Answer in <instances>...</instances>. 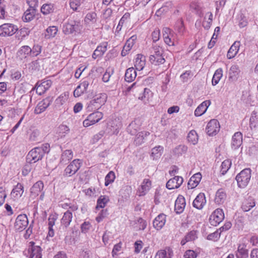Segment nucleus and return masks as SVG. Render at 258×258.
Wrapping results in <instances>:
<instances>
[{
	"mask_svg": "<svg viewBox=\"0 0 258 258\" xmlns=\"http://www.w3.org/2000/svg\"><path fill=\"white\" fill-rule=\"evenodd\" d=\"M108 215L107 209L102 210L96 218V220L99 223L101 222L103 219L106 218Z\"/></svg>",
	"mask_w": 258,
	"mask_h": 258,
	"instance_id": "nucleus-62",
	"label": "nucleus"
},
{
	"mask_svg": "<svg viewBox=\"0 0 258 258\" xmlns=\"http://www.w3.org/2000/svg\"><path fill=\"white\" fill-rule=\"evenodd\" d=\"M221 231L218 229L214 233H212L208 235L207 238L209 240L217 241L219 239L221 235Z\"/></svg>",
	"mask_w": 258,
	"mask_h": 258,
	"instance_id": "nucleus-60",
	"label": "nucleus"
},
{
	"mask_svg": "<svg viewBox=\"0 0 258 258\" xmlns=\"http://www.w3.org/2000/svg\"><path fill=\"white\" fill-rule=\"evenodd\" d=\"M220 127L219 121L217 119H213L208 123L206 130L208 135L214 136L219 132Z\"/></svg>",
	"mask_w": 258,
	"mask_h": 258,
	"instance_id": "nucleus-12",
	"label": "nucleus"
},
{
	"mask_svg": "<svg viewBox=\"0 0 258 258\" xmlns=\"http://www.w3.org/2000/svg\"><path fill=\"white\" fill-rule=\"evenodd\" d=\"M73 157V153L72 150H65L62 154L61 157V162L65 163L71 160Z\"/></svg>",
	"mask_w": 258,
	"mask_h": 258,
	"instance_id": "nucleus-54",
	"label": "nucleus"
},
{
	"mask_svg": "<svg viewBox=\"0 0 258 258\" xmlns=\"http://www.w3.org/2000/svg\"><path fill=\"white\" fill-rule=\"evenodd\" d=\"M58 31L57 28L56 26L49 27L45 33V37L47 39H50L54 37Z\"/></svg>",
	"mask_w": 258,
	"mask_h": 258,
	"instance_id": "nucleus-50",
	"label": "nucleus"
},
{
	"mask_svg": "<svg viewBox=\"0 0 258 258\" xmlns=\"http://www.w3.org/2000/svg\"><path fill=\"white\" fill-rule=\"evenodd\" d=\"M163 36L164 42L169 46H174L177 44L176 34L169 28L166 27L163 29Z\"/></svg>",
	"mask_w": 258,
	"mask_h": 258,
	"instance_id": "nucleus-5",
	"label": "nucleus"
},
{
	"mask_svg": "<svg viewBox=\"0 0 258 258\" xmlns=\"http://www.w3.org/2000/svg\"><path fill=\"white\" fill-rule=\"evenodd\" d=\"M17 26L11 23H5L0 26L1 36H11L14 35L18 30Z\"/></svg>",
	"mask_w": 258,
	"mask_h": 258,
	"instance_id": "nucleus-7",
	"label": "nucleus"
},
{
	"mask_svg": "<svg viewBox=\"0 0 258 258\" xmlns=\"http://www.w3.org/2000/svg\"><path fill=\"white\" fill-rule=\"evenodd\" d=\"M185 200L182 196H179L175 202V210L177 213H182L185 207Z\"/></svg>",
	"mask_w": 258,
	"mask_h": 258,
	"instance_id": "nucleus-24",
	"label": "nucleus"
},
{
	"mask_svg": "<svg viewBox=\"0 0 258 258\" xmlns=\"http://www.w3.org/2000/svg\"><path fill=\"white\" fill-rule=\"evenodd\" d=\"M152 186V181L149 178H145L143 180L137 190L139 196H144L149 191Z\"/></svg>",
	"mask_w": 258,
	"mask_h": 258,
	"instance_id": "nucleus-14",
	"label": "nucleus"
},
{
	"mask_svg": "<svg viewBox=\"0 0 258 258\" xmlns=\"http://www.w3.org/2000/svg\"><path fill=\"white\" fill-rule=\"evenodd\" d=\"M115 178V175L113 171H111L106 175L105 177V185L108 186L109 184L112 183Z\"/></svg>",
	"mask_w": 258,
	"mask_h": 258,
	"instance_id": "nucleus-58",
	"label": "nucleus"
},
{
	"mask_svg": "<svg viewBox=\"0 0 258 258\" xmlns=\"http://www.w3.org/2000/svg\"><path fill=\"white\" fill-rule=\"evenodd\" d=\"M80 166L81 161L79 159L74 160L65 169V174L67 176H71L79 170Z\"/></svg>",
	"mask_w": 258,
	"mask_h": 258,
	"instance_id": "nucleus-15",
	"label": "nucleus"
},
{
	"mask_svg": "<svg viewBox=\"0 0 258 258\" xmlns=\"http://www.w3.org/2000/svg\"><path fill=\"white\" fill-rule=\"evenodd\" d=\"M137 228L138 230H144L147 226L146 222L142 218H139L138 220L137 223Z\"/></svg>",
	"mask_w": 258,
	"mask_h": 258,
	"instance_id": "nucleus-63",
	"label": "nucleus"
},
{
	"mask_svg": "<svg viewBox=\"0 0 258 258\" xmlns=\"http://www.w3.org/2000/svg\"><path fill=\"white\" fill-rule=\"evenodd\" d=\"M107 44L106 42L103 43L99 45L95 50L92 55L93 58L95 59L98 56H102L107 50Z\"/></svg>",
	"mask_w": 258,
	"mask_h": 258,
	"instance_id": "nucleus-34",
	"label": "nucleus"
},
{
	"mask_svg": "<svg viewBox=\"0 0 258 258\" xmlns=\"http://www.w3.org/2000/svg\"><path fill=\"white\" fill-rule=\"evenodd\" d=\"M213 14L211 12H207L204 16L203 26L205 29H209L212 23Z\"/></svg>",
	"mask_w": 258,
	"mask_h": 258,
	"instance_id": "nucleus-42",
	"label": "nucleus"
},
{
	"mask_svg": "<svg viewBox=\"0 0 258 258\" xmlns=\"http://www.w3.org/2000/svg\"><path fill=\"white\" fill-rule=\"evenodd\" d=\"M206 200L205 195L199 194L193 202V206L198 209H201L206 204Z\"/></svg>",
	"mask_w": 258,
	"mask_h": 258,
	"instance_id": "nucleus-27",
	"label": "nucleus"
},
{
	"mask_svg": "<svg viewBox=\"0 0 258 258\" xmlns=\"http://www.w3.org/2000/svg\"><path fill=\"white\" fill-rule=\"evenodd\" d=\"M97 21V15L95 12H89L85 16L84 22L87 25L95 23Z\"/></svg>",
	"mask_w": 258,
	"mask_h": 258,
	"instance_id": "nucleus-48",
	"label": "nucleus"
},
{
	"mask_svg": "<svg viewBox=\"0 0 258 258\" xmlns=\"http://www.w3.org/2000/svg\"><path fill=\"white\" fill-rule=\"evenodd\" d=\"M83 3V0H70L69 5L71 9L77 11Z\"/></svg>",
	"mask_w": 258,
	"mask_h": 258,
	"instance_id": "nucleus-55",
	"label": "nucleus"
},
{
	"mask_svg": "<svg viewBox=\"0 0 258 258\" xmlns=\"http://www.w3.org/2000/svg\"><path fill=\"white\" fill-rule=\"evenodd\" d=\"M237 258H247L248 251L246 248V245L244 243L239 244L236 253Z\"/></svg>",
	"mask_w": 258,
	"mask_h": 258,
	"instance_id": "nucleus-32",
	"label": "nucleus"
},
{
	"mask_svg": "<svg viewBox=\"0 0 258 258\" xmlns=\"http://www.w3.org/2000/svg\"><path fill=\"white\" fill-rule=\"evenodd\" d=\"M231 165V161L229 160H224L221 165V172L222 174H225L229 169Z\"/></svg>",
	"mask_w": 258,
	"mask_h": 258,
	"instance_id": "nucleus-56",
	"label": "nucleus"
},
{
	"mask_svg": "<svg viewBox=\"0 0 258 258\" xmlns=\"http://www.w3.org/2000/svg\"><path fill=\"white\" fill-rule=\"evenodd\" d=\"M211 103V101L209 100H205L195 110V115L198 117L203 115L206 112Z\"/></svg>",
	"mask_w": 258,
	"mask_h": 258,
	"instance_id": "nucleus-20",
	"label": "nucleus"
},
{
	"mask_svg": "<svg viewBox=\"0 0 258 258\" xmlns=\"http://www.w3.org/2000/svg\"><path fill=\"white\" fill-rule=\"evenodd\" d=\"M163 152V147L162 146H156L151 150V157L153 160H157L161 156Z\"/></svg>",
	"mask_w": 258,
	"mask_h": 258,
	"instance_id": "nucleus-38",
	"label": "nucleus"
},
{
	"mask_svg": "<svg viewBox=\"0 0 258 258\" xmlns=\"http://www.w3.org/2000/svg\"><path fill=\"white\" fill-rule=\"evenodd\" d=\"M107 95L105 94H100L93 100L87 103L86 110L91 112L99 109L101 106L104 104L107 100Z\"/></svg>",
	"mask_w": 258,
	"mask_h": 258,
	"instance_id": "nucleus-1",
	"label": "nucleus"
},
{
	"mask_svg": "<svg viewBox=\"0 0 258 258\" xmlns=\"http://www.w3.org/2000/svg\"><path fill=\"white\" fill-rule=\"evenodd\" d=\"M166 222V215L163 214H159L153 221V227L157 230H160L165 225Z\"/></svg>",
	"mask_w": 258,
	"mask_h": 258,
	"instance_id": "nucleus-18",
	"label": "nucleus"
},
{
	"mask_svg": "<svg viewBox=\"0 0 258 258\" xmlns=\"http://www.w3.org/2000/svg\"><path fill=\"white\" fill-rule=\"evenodd\" d=\"M32 49L28 46H23L19 50L18 56L20 59H23L28 57L31 53Z\"/></svg>",
	"mask_w": 258,
	"mask_h": 258,
	"instance_id": "nucleus-33",
	"label": "nucleus"
},
{
	"mask_svg": "<svg viewBox=\"0 0 258 258\" xmlns=\"http://www.w3.org/2000/svg\"><path fill=\"white\" fill-rule=\"evenodd\" d=\"M79 26L75 23L74 24L67 23L63 27V32L66 34L73 33L78 30Z\"/></svg>",
	"mask_w": 258,
	"mask_h": 258,
	"instance_id": "nucleus-37",
	"label": "nucleus"
},
{
	"mask_svg": "<svg viewBox=\"0 0 258 258\" xmlns=\"http://www.w3.org/2000/svg\"><path fill=\"white\" fill-rule=\"evenodd\" d=\"M183 181L182 177L176 176L168 181L166 183V187L169 189L177 188L182 184Z\"/></svg>",
	"mask_w": 258,
	"mask_h": 258,
	"instance_id": "nucleus-16",
	"label": "nucleus"
},
{
	"mask_svg": "<svg viewBox=\"0 0 258 258\" xmlns=\"http://www.w3.org/2000/svg\"><path fill=\"white\" fill-rule=\"evenodd\" d=\"M240 77L239 67L237 64L232 65L229 70V80L232 82H236Z\"/></svg>",
	"mask_w": 258,
	"mask_h": 258,
	"instance_id": "nucleus-17",
	"label": "nucleus"
},
{
	"mask_svg": "<svg viewBox=\"0 0 258 258\" xmlns=\"http://www.w3.org/2000/svg\"><path fill=\"white\" fill-rule=\"evenodd\" d=\"M53 6L51 4H45L42 5L41 8V12L44 15H47L52 12Z\"/></svg>",
	"mask_w": 258,
	"mask_h": 258,
	"instance_id": "nucleus-57",
	"label": "nucleus"
},
{
	"mask_svg": "<svg viewBox=\"0 0 258 258\" xmlns=\"http://www.w3.org/2000/svg\"><path fill=\"white\" fill-rule=\"evenodd\" d=\"M249 125L251 129L258 127V111L254 110L251 113L249 119Z\"/></svg>",
	"mask_w": 258,
	"mask_h": 258,
	"instance_id": "nucleus-39",
	"label": "nucleus"
},
{
	"mask_svg": "<svg viewBox=\"0 0 258 258\" xmlns=\"http://www.w3.org/2000/svg\"><path fill=\"white\" fill-rule=\"evenodd\" d=\"M224 218V214L221 209H217L213 212L209 217V223L212 226H216L219 224Z\"/></svg>",
	"mask_w": 258,
	"mask_h": 258,
	"instance_id": "nucleus-6",
	"label": "nucleus"
},
{
	"mask_svg": "<svg viewBox=\"0 0 258 258\" xmlns=\"http://www.w3.org/2000/svg\"><path fill=\"white\" fill-rule=\"evenodd\" d=\"M120 126V122L116 119L111 120L108 123V126H110V130L112 131L113 134L115 135H117L119 133Z\"/></svg>",
	"mask_w": 258,
	"mask_h": 258,
	"instance_id": "nucleus-49",
	"label": "nucleus"
},
{
	"mask_svg": "<svg viewBox=\"0 0 258 258\" xmlns=\"http://www.w3.org/2000/svg\"><path fill=\"white\" fill-rule=\"evenodd\" d=\"M103 116L101 112L96 111L89 114L83 122L85 127H88L99 122Z\"/></svg>",
	"mask_w": 258,
	"mask_h": 258,
	"instance_id": "nucleus-8",
	"label": "nucleus"
},
{
	"mask_svg": "<svg viewBox=\"0 0 258 258\" xmlns=\"http://www.w3.org/2000/svg\"><path fill=\"white\" fill-rule=\"evenodd\" d=\"M36 11L34 9H28L24 13L23 20L25 22L32 21L35 15Z\"/></svg>",
	"mask_w": 258,
	"mask_h": 258,
	"instance_id": "nucleus-40",
	"label": "nucleus"
},
{
	"mask_svg": "<svg viewBox=\"0 0 258 258\" xmlns=\"http://www.w3.org/2000/svg\"><path fill=\"white\" fill-rule=\"evenodd\" d=\"M137 77V73L134 68H130L126 70L125 74V80L128 82L133 81Z\"/></svg>",
	"mask_w": 258,
	"mask_h": 258,
	"instance_id": "nucleus-41",
	"label": "nucleus"
},
{
	"mask_svg": "<svg viewBox=\"0 0 258 258\" xmlns=\"http://www.w3.org/2000/svg\"><path fill=\"white\" fill-rule=\"evenodd\" d=\"M52 82L50 80H47L42 81L40 84H37L36 91V93L41 95L45 92L51 86Z\"/></svg>",
	"mask_w": 258,
	"mask_h": 258,
	"instance_id": "nucleus-21",
	"label": "nucleus"
},
{
	"mask_svg": "<svg viewBox=\"0 0 258 258\" xmlns=\"http://www.w3.org/2000/svg\"><path fill=\"white\" fill-rule=\"evenodd\" d=\"M69 94L67 93H64L59 95L55 100L56 106L60 107L68 101Z\"/></svg>",
	"mask_w": 258,
	"mask_h": 258,
	"instance_id": "nucleus-47",
	"label": "nucleus"
},
{
	"mask_svg": "<svg viewBox=\"0 0 258 258\" xmlns=\"http://www.w3.org/2000/svg\"><path fill=\"white\" fill-rule=\"evenodd\" d=\"M141 122L140 119H136L128 125L126 130L128 134L134 136L140 130Z\"/></svg>",
	"mask_w": 258,
	"mask_h": 258,
	"instance_id": "nucleus-19",
	"label": "nucleus"
},
{
	"mask_svg": "<svg viewBox=\"0 0 258 258\" xmlns=\"http://www.w3.org/2000/svg\"><path fill=\"white\" fill-rule=\"evenodd\" d=\"M173 252L169 248L161 249L157 251L155 258H172Z\"/></svg>",
	"mask_w": 258,
	"mask_h": 258,
	"instance_id": "nucleus-35",
	"label": "nucleus"
},
{
	"mask_svg": "<svg viewBox=\"0 0 258 258\" xmlns=\"http://www.w3.org/2000/svg\"><path fill=\"white\" fill-rule=\"evenodd\" d=\"M43 188V182L41 181L36 182L30 188V198L32 199H34L41 194L40 198L42 200L44 197V192H41Z\"/></svg>",
	"mask_w": 258,
	"mask_h": 258,
	"instance_id": "nucleus-10",
	"label": "nucleus"
},
{
	"mask_svg": "<svg viewBox=\"0 0 258 258\" xmlns=\"http://www.w3.org/2000/svg\"><path fill=\"white\" fill-rule=\"evenodd\" d=\"M70 132L69 127L65 124H61L58 126L56 131V135L58 139L66 137Z\"/></svg>",
	"mask_w": 258,
	"mask_h": 258,
	"instance_id": "nucleus-30",
	"label": "nucleus"
},
{
	"mask_svg": "<svg viewBox=\"0 0 258 258\" xmlns=\"http://www.w3.org/2000/svg\"><path fill=\"white\" fill-rule=\"evenodd\" d=\"M137 38V36L133 35L126 41L121 52V54L123 56L126 55L128 52L132 48L136 42Z\"/></svg>",
	"mask_w": 258,
	"mask_h": 258,
	"instance_id": "nucleus-22",
	"label": "nucleus"
},
{
	"mask_svg": "<svg viewBox=\"0 0 258 258\" xmlns=\"http://www.w3.org/2000/svg\"><path fill=\"white\" fill-rule=\"evenodd\" d=\"M151 53L149 61L152 64L158 66L164 63L165 59L162 56L163 50L161 47L158 46H154Z\"/></svg>",
	"mask_w": 258,
	"mask_h": 258,
	"instance_id": "nucleus-2",
	"label": "nucleus"
},
{
	"mask_svg": "<svg viewBox=\"0 0 258 258\" xmlns=\"http://www.w3.org/2000/svg\"><path fill=\"white\" fill-rule=\"evenodd\" d=\"M89 86V82L84 81L81 83L74 91V95L76 97H78L85 92Z\"/></svg>",
	"mask_w": 258,
	"mask_h": 258,
	"instance_id": "nucleus-31",
	"label": "nucleus"
},
{
	"mask_svg": "<svg viewBox=\"0 0 258 258\" xmlns=\"http://www.w3.org/2000/svg\"><path fill=\"white\" fill-rule=\"evenodd\" d=\"M49 105L50 101L48 99L42 100L36 105L34 110V113L37 114L41 113L46 110Z\"/></svg>",
	"mask_w": 258,
	"mask_h": 258,
	"instance_id": "nucleus-26",
	"label": "nucleus"
},
{
	"mask_svg": "<svg viewBox=\"0 0 258 258\" xmlns=\"http://www.w3.org/2000/svg\"><path fill=\"white\" fill-rule=\"evenodd\" d=\"M223 77V70L221 68H219L214 73L213 75L212 84L213 86H216L218 84Z\"/></svg>",
	"mask_w": 258,
	"mask_h": 258,
	"instance_id": "nucleus-45",
	"label": "nucleus"
},
{
	"mask_svg": "<svg viewBox=\"0 0 258 258\" xmlns=\"http://www.w3.org/2000/svg\"><path fill=\"white\" fill-rule=\"evenodd\" d=\"M150 133L147 131L140 132L135 140V143L136 145H140L144 143V140L146 137L149 135Z\"/></svg>",
	"mask_w": 258,
	"mask_h": 258,
	"instance_id": "nucleus-51",
	"label": "nucleus"
},
{
	"mask_svg": "<svg viewBox=\"0 0 258 258\" xmlns=\"http://www.w3.org/2000/svg\"><path fill=\"white\" fill-rule=\"evenodd\" d=\"M202 179V174L200 173H197L193 175L189 179L187 183V190L186 191V195L190 197L191 194V189L196 187Z\"/></svg>",
	"mask_w": 258,
	"mask_h": 258,
	"instance_id": "nucleus-11",
	"label": "nucleus"
},
{
	"mask_svg": "<svg viewBox=\"0 0 258 258\" xmlns=\"http://www.w3.org/2000/svg\"><path fill=\"white\" fill-rule=\"evenodd\" d=\"M109 201V198L107 196H100L97 201L96 209L104 208Z\"/></svg>",
	"mask_w": 258,
	"mask_h": 258,
	"instance_id": "nucleus-44",
	"label": "nucleus"
},
{
	"mask_svg": "<svg viewBox=\"0 0 258 258\" xmlns=\"http://www.w3.org/2000/svg\"><path fill=\"white\" fill-rule=\"evenodd\" d=\"M255 206V203L251 199L245 200L242 205L241 208L245 212L249 211Z\"/></svg>",
	"mask_w": 258,
	"mask_h": 258,
	"instance_id": "nucleus-53",
	"label": "nucleus"
},
{
	"mask_svg": "<svg viewBox=\"0 0 258 258\" xmlns=\"http://www.w3.org/2000/svg\"><path fill=\"white\" fill-rule=\"evenodd\" d=\"M43 155L37 147L32 149L27 156V162L34 163L41 160Z\"/></svg>",
	"mask_w": 258,
	"mask_h": 258,
	"instance_id": "nucleus-13",
	"label": "nucleus"
},
{
	"mask_svg": "<svg viewBox=\"0 0 258 258\" xmlns=\"http://www.w3.org/2000/svg\"><path fill=\"white\" fill-rule=\"evenodd\" d=\"M146 64V58L141 54H138L137 55L135 58L134 65L137 70L142 71L145 67Z\"/></svg>",
	"mask_w": 258,
	"mask_h": 258,
	"instance_id": "nucleus-29",
	"label": "nucleus"
},
{
	"mask_svg": "<svg viewBox=\"0 0 258 258\" xmlns=\"http://www.w3.org/2000/svg\"><path fill=\"white\" fill-rule=\"evenodd\" d=\"M130 17V14L128 13H125L120 20L119 23L117 26V29H118L119 30H121L123 25L125 22H127L128 21Z\"/></svg>",
	"mask_w": 258,
	"mask_h": 258,
	"instance_id": "nucleus-59",
	"label": "nucleus"
},
{
	"mask_svg": "<svg viewBox=\"0 0 258 258\" xmlns=\"http://www.w3.org/2000/svg\"><path fill=\"white\" fill-rule=\"evenodd\" d=\"M226 199V194L223 189H219L216 194L215 201L218 204H221Z\"/></svg>",
	"mask_w": 258,
	"mask_h": 258,
	"instance_id": "nucleus-36",
	"label": "nucleus"
},
{
	"mask_svg": "<svg viewBox=\"0 0 258 258\" xmlns=\"http://www.w3.org/2000/svg\"><path fill=\"white\" fill-rule=\"evenodd\" d=\"M198 256V253L192 250H187L184 254V258H196Z\"/></svg>",
	"mask_w": 258,
	"mask_h": 258,
	"instance_id": "nucleus-64",
	"label": "nucleus"
},
{
	"mask_svg": "<svg viewBox=\"0 0 258 258\" xmlns=\"http://www.w3.org/2000/svg\"><path fill=\"white\" fill-rule=\"evenodd\" d=\"M23 192V186L20 183H18L13 189L11 193V196L12 198H13L14 200H17L21 197Z\"/></svg>",
	"mask_w": 258,
	"mask_h": 258,
	"instance_id": "nucleus-25",
	"label": "nucleus"
},
{
	"mask_svg": "<svg viewBox=\"0 0 258 258\" xmlns=\"http://www.w3.org/2000/svg\"><path fill=\"white\" fill-rule=\"evenodd\" d=\"M198 237L197 231L192 230L188 232L181 241V244L184 245L187 242L195 240Z\"/></svg>",
	"mask_w": 258,
	"mask_h": 258,
	"instance_id": "nucleus-43",
	"label": "nucleus"
},
{
	"mask_svg": "<svg viewBox=\"0 0 258 258\" xmlns=\"http://www.w3.org/2000/svg\"><path fill=\"white\" fill-rule=\"evenodd\" d=\"M175 28L178 32L181 34H183L185 32V27L182 20H179L176 23Z\"/></svg>",
	"mask_w": 258,
	"mask_h": 258,
	"instance_id": "nucleus-61",
	"label": "nucleus"
},
{
	"mask_svg": "<svg viewBox=\"0 0 258 258\" xmlns=\"http://www.w3.org/2000/svg\"><path fill=\"white\" fill-rule=\"evenodd\" d=\"M73 215L72 213L68 211L65 212L61 220V224L65 227H68L72 220Z\"/></svg>",
	"mask_w": 258,
	"mask_h": 258,
	"instance_id": "nucleus-46",
	"label": "nucleus"
},
{
	"mask_svg": "<svg viewBox=\"0 0 258 258\" xmlns=\"http://www.w3.org/2000/svg\"><path fill=\"white\" fill-rule=\"evenodd\" d=\"M23 253L28 258H42L41 247L35 245L32 241L28 244Z\"/></svg>",
	"mask_w": 258,
	"mask_h": 258,
	"instance_id": "nucleus-3",
	"label": "nucleus"
},
{
	"mask_svg": "<svg viewBox=\"0 0 258 258\" xmlns=\"http://www.w3.org/2000/svg\"><path fill=\"white\" fill-rule=\"evenodd\" d=\"M28 225L27 216L25 214H20L17 216L14 224L16 230L21 231L25 229Z\"/></svg>",
	"mask_w": 258,
	"mask_h": 258,
	"instance_id": "nucleus-9",
	"label": "nucleus"
},
{
	"mask_svg": "<svg viewBox=\"0 0 258 258\" xmlns=\"http://www.w3.org/2000/svg\"><path fill=\"white\" fill-rule=\"evenodd\" d=\"M187 140L188 142L194 145H195L198 143L199 138L198 134L195 131L192 130L189 132L187 136Z\"/></svg>",
	"mask_w": 258,
	"mask_h": 258,
	"instance_id": "nucleus-52",
	"label": "nucleus"
},
{
	"mask_svg": "<svg viewBox=\"0 0 258 258\" xmlns=\"http://www.w3.org/2000/svg\"><path fill=\"white\" fill-rule=\"evenodd\" d=\"M240 46V41H236L231 46L227 54V57L231 59L235 57L237 54Z\"/></svg>",
	"mask_w": 258,
	"mask_h": 258,
	"instance_id": "nucleus-23",
	"label": "nucleus"
},
{
	"mask_svg": "<svg viewBox=\"0 0 258 258\" xmlns=\"http://www.w3.org/2000/svg\"><path fill=\"white\" fill-rule=\"evenodd\" d=\"M242 143V134L240 132H236L232 138V148L236 149L239 148Z\"/></svg>",
	"mask_w": 258,
	"mask_h": 258,
	"instance_id": "nucleus-28",
	"label": "nucleus"
},
{
	"mask_svg": "<svg viewBox=\"0 0 258 258\" xmlns=\"http://www.w3.org/2000/svg\"><path fill=\"white\" fill-rule=\"evenodd\" d=\"M251 178V170L249 168H245L242 170L236 177L237 184L239 187H246Z\"/></svg>",
	"mask_w": 258,
	"mask_h": 258,
	"instance_id": "nucleus-4",
	"label": "nucleus"
}]
</instances>
